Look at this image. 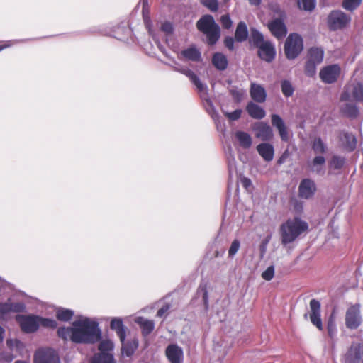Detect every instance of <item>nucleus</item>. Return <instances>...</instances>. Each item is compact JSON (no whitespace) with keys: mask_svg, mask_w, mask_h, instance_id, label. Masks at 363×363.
<instances>
[{"mask_svg":"<svg viewBox=\"0 0 363 363\" xmlns=\"http://www.w3.org/2000/svg\"><path fill=\"white\" fill-rule=\"evenodd\" d=\"M170 309V305L166 303L163 305L157 312V316L162 317L164 314H166L168 311Z\"/></svg>","mask_w":363,"mask_h":363,"instance_id":"6e6d98bb","label":"nucleus"},{"mask_svg":"<svg viewBox=\"0 0 363 363\" xmlns=\"http://www.w3.org/2000/svg\"><path fill=\"white\" fill-rule=\"evenodd\" d=\"M340 69L337 65H328L323 67L320 72V78L328 84H331L337 81L340 75Z\"/></svg>","mask_w":363,"mask_h":363,"instance_id":"9b49d317","label":"nucleus"},{"mask_svg":"<svg viewBox=\"0 0 363 363\" xmlns=\"http://www.w3.org/2000/svg\"><path fill=\"white\" fill-rule=\"evenodd\" d=\"M338 138L341 145L345 150L352 152L356 148L357 141L356 137L352 133L340 131Z\"/></svg>","mask_w":363,"mask_h":363,"instance_id":"f3484780","label":"nucleus"},{"mask_svg":"<svg viewBox=\"0 0 363 363\" xmlns=\"http://www.w3.org/2000/svg\"><path fill=\"white\" fill-rule=\"evenodd\" d=\"M200 3L211 11L216 12L218 9V0H199Z\"/></svg>","mask_w":363,"mask_h":363,"instance_id":"37998d69","label":"nucleus"},{"mask_svg":"<svg viewBox=\"0 0 363 363\" xmlns=\"http://www.w3.org/2000/svg\"><path fill=\"white\" fill-rule=\"evenodd\" d=\"M203 300L204 302V304L206 307H208V291L206 287H204L203 289Z\"/></svg>","mask_w":363,"mask_h":363,"instance_id":"052dcab7","label":"nucleus"},{"mask_svg":"<svg viewBox=\"0 0 363 363\" xmlns=\"http://www.w3.org/2000/svg\"><path fill=\"white\" fill-rule=\"evenodd\" d=\"M45 328H55L57 325L55 320L39 317V326Z\"/></svg>","mask_w":363,"mask_h":363,"instance_id":"a18cd8bd","label":"nucleus"},{"mask_svg":"<svg viewBox=\"0 0 363 363\" xmlns=\"http://www.w3.org/2000/svg\"><path fill=\"white\" fill-rule=\"evenodd\" d=\"M311 312L309 318L313 325L319 330H323V323L320 318V303L316 299H312L310 301Z\"/></svg>","mask_w":363,"mask_h":363,"instance_id":"f8f14e48","label":"nucleus"},{"mask_svg":"<svg viewBox=\"0 0 363 363\" xmlns=\"http://www.w3.org/2000/svg\"><path fill=\"white\" fill-rule=\"evenodd\" d=\"M113 356L108 352H99L93 357V363H112Z\"/></svg>","mask_w":363,"mask_h":363,"instance_id":"72a5a7b5","label":"nucleus"},{"mask_svg":"<svg viewBox=\"0 0 363 363\" xmlns=\"http://www.w3.org/2000/svg\"><path fill=\"white\" fill-rule=\"evenodd\" d=\"M342 112L346 116L351 118H354L359 114V109L355 104H346L345 106L342 108Z\"/></svg>","mask_w":363,"mask_h":363,"instance_id":"c9c22d12","label":"nucleus"},{"mask_svg":"<svg viewBox=\"0 0 363 363\" xmlns=\"http://www.w3.org/2000/svg\"><path fill=\"white\" fill-rule=\"evenodd\" d=\"M315 5V0H298V8L306 11H313Z\"/></svg>","mask_w":363,"mask_h":363,"instance_id":"4c0bfd02","label":"nucleus"},{"mask_svg":"<svg viewBox=\"0 0 363 363\" xmlns=\"http://www.w3.org/2000/svg\"><path fill=\"white\" fill-rule=\"evenodd\" d=\"M35 363H60V358L55 350L47 348L36 352L34 356Z\"/></svg>","mask_w":363,"mask_h":363,"instance_id":"9d476101","label":"nucleus"},{"mask_svg":"<svg viewBox=\"0 0 363 363\" xmlns=\"http://www.w3.org/2000/svg\"><path fill=\"white\" fill-rule=\"evenodd\" d=\"M303 49V38L298 33H291L284 44V52L288 60L296 58Z\"/></svg>","mask_w":363,"mask_h":363,"instance_id":"39448f33","label":"nucleus"},{"mask_svg":"<svg viewBox=\"0 0 363 363\" xmlns=\"http://www.w3.org/2000/svg\"><path fill=\"white\" fill-rule=\"evenodd\" d=\"M340 100L344 101H363V84L360 82H350L342 93Z\"/></svg>","mask_w":363,"mask_h":363,"instance_id":"0eeeda50","label":"nucleus"},{"mask_svg":"<svg viewBox=\"0 0 363 363\" xmlns=\"http://www.w3.org/2000/svg\"><path fill=\"white\" fill-rule=\"evenodd\" d=\"M325 163V159L322 155H318L315 157L312 161V164L313 167L317 165H323Z\"/></svg>","mask_w":363,"mask_h":363,"instance_id":"864d4df0","label":"nucleus"},{"mask_svg":"<svg viewBox=\"0 0 363 363\" xmlns=\"http://www.w3.org/2000/svg\"><path fill=\"white\" fill-rule=\"evenodd\" d=\"M351 21V17L340 10L332 11L328 16V26L330 30H342Z\"/></svg>","mask_w":363,"mask_h":363,"instance_id":"423d86ee","label":"nucleus"},{"mask_svg":"<svg viewBox=\"0 0 363 363\" xmlns=\"http://www.w3.org/2000/svg\"><path fill=\"white\" fill-rule=\"evenodd\" d=\"M324 51L320 48L312 47L307 52V60L320 65L323 60Z\"/></svg>","mask_w":363,"mask_h":363,"instance_id":"a878e982","label":"nucleus"},{"mask_svg":"<svg viewBox=\"0 0 363 363\" xmlns=\"http://www.w3.org/2000/svg\"><path fill=\"white\" fill-rule=\"evenodd\" d=\"M240 182L242 185V186L246 189H248L249 187L251 186L252 185V182H251V180L247 177H243L240 179Z\"/></svg>","mask_w":363,"mask_h":363,"instance_id":"bf43d9fd","label":"nucleus"},{"mask_svg":"<svg viewBox=\"0 0 363 363\" xmlns=\"http://www.w3.org/2000/svg\"><path fill=\"white\" fill-rule=\"evenodd\" d=\"M161 29L162 31L167 33H171L173 31V27L172 23L167 21L162 24Z\"/></svg>","mask_w":363,"mask_h":363,"instance_id":"4d7b16f0","label":"nucleus"},{"mask_svg":"<svg viewBox=\"0 0 363 363\" xmlns=\"http://www.w3.org/2000/svg\"><path fill=\"white\" fill-rule=\"evenodd\" d=\"M230 92L232 96L237 101H240L242 97V93L240 91L232 89Z\"/></svg>","mask_w":363,"mask_h":363,"instance_id":"13d9d810","label":"nucleus"},{"mask_svg":"<svg viewBox=\"0 0 363 363\" xmlns=\"http://www.w3.org/2000/svg\"><path fill=\"white\" fill-rule=\"evenodd\" d=\"M344 159L337 156H334L332 158V164L335 169H340L344 164Z\"/></svg>","mask_w":363,"mask_h":363,"instance_id":"3c124183","label":"nucleus"},{"mask_svg":"<svg viewBox=\"0 0 363 363\" xmlns=\"http://www.w3.org/2000/svg\"><path fill=\"white\" fill-rule=\"evenodd\" d=\"M246 111L249 116L255 119H262L265 117V111L259 105L250 101L246 106Z\"/></svg>","mask_w":363,"mask_h":363,"instance_id":"393cba45","label":"nucleus"},{"mask_svg":"<svg viewBox=\"0 0 363 363\" xmlns=\"http://www.w3.org/2000/svg\"><path fill=\"white\" fill-rule=\"evenodd\" d=\"M315 191V182L310 179H304L299 184L298 196L301 198L308 199L314 195Z\"/></svg>","mask_w":363,"mask_h":363,"instance_id":"2eb2a0df","label":"nucleus"},{"mask_svg":"<svg viewBox=\"0 0 363 363\" xmlns=\"http://www.w3.org/2000/svg\"><path fill=\"white\" fill-rule=\"evenodd\" d=\"M327 331H328V335L331 340V346H332V347H334L335 340V337L337 335V330L335 321L334 318H333L332 317H330L328 319V321L327 323Z\"/></svg>","mask_w":363,"mask_h":363,"instance_id":"2f4dec72","label":"nucleus"},{"mask_svg":"<svg viewBox=\"0 0 363 363\" xmlns=\"http://www.w3.org/2000/svg\"><path fill=\"white\" fill-rule=\"evenodd\" d=\"M135 322L139 325L142 330V334L145 337L150 335L155 328V323L153 320L139 317Z\"/></svg>","mask_w":363,"mask_h":363,"instance_id":"cd10ccee","label":"nucleus"},{"mask_svg":"<svg viewBox=\"0 0 363 363\" xmlns=\"http://www.w3.org/2000/svg\"><path fill=\"white\" fill-rule=\"evenodd\" d=\"M284 20V18H276L268 23L269 30L278 39L283 38L287 33V29Z\"/></svg>","mask_w":363,"mask_h":363,"instance_id":"ddd939ff","label":"nucleus"},{"mask_svg":"<svg viewBox=\"0 0 363 363\" xmlns=\"http://www.w3.org/2000/svg\"><path fill=\"white\" fill-rule=\"evenodd\" d=\"M240 246V241L237 239L234 240L228 250V256L233 257L238 251Z\"/></svg>","mask_w":363,"mask_h":363,"instance_id":"de8ad7c7","label":"nucleus"},{"mask_svg":"<svg viewBox=\"0 0 363 363\" xmlns=\"http://www.w3.org/2000/svg\"><path fill=\"white\" fill-rule=\"evenodd\" d=\"M236 138L239 141L240 146L244 148H249L252 145V138L250 135L243 131H238L235 133Z\"/></svg>","mask_w":363,"mask_h":363,"instance_id":"473e14b6","label":"nucleus"},{"mask_svg":"<svg viewBox=\"0 0 363 363\" xmlns=\"http://www.w3.org/2000/svg\"><path fill=\"white\" fill-rule=\"evenodd\" d=\"M110 328L111 330H115L117 335L118 336L121 342V351L123 354H125L127 357H130L138 347V342H125L126 330L123 323V320L121 318H113L111 321Z\"/></svg>","mask_w":363,"mask_h":363,"instance_id":"20e7f679","label":"nucleus"},{"mask_svg":"<svg viewBox=\"0 0 363 363\" xmlns=\"http://www.w3.org/2000/svg\"><path fill=\"white\" fill-rule=\"evenodd\" d=\"M242 114V110L241 109H236L233 112L228 113L226 112L225 113V116L231 121H236L239 119Z\"/></svg>","mask_w":363,"mask_h":363,"instance_id":"8fccbe9b","label":"nucleus"},{"mask_svg":"<svg viewBox=\"0 0 363 363\" xmlns=\"http://www.w3.org/2000/svg\"><path fill=\"white\" fill-rule=\"evenodd\" d=\"M4 329L0 326V342L3 340Z\"/></svg>","mask_w":363,"mask_h":363,"instance_id":"69168bd1","label":"nucleus"},{"mask_svg":"<svg viewBox=\"0 0 363 363\" xmlns=\"http://www.w3.org/2000/svg\"><path fill=\"white\" fill-rule=\"evenodd\" d=\"M72 342L79 344H94L101 339V331L97 322L84 318L72 323Z\"/></svg>","mask_w":363,"mask_h":363,"instance_id":"f257e3e1","label":"nucleus"},{"mask_svg":"<svg viewBox=\"0 0 363 363\" xmlns=\"http://www.w3.org/2000/svg\"><path fill=\"white\" fill-rule=\"evenodd\" d=\"M73 315V311L69 309L60 308L56 312V318L60 321H69Z\"/></svg>","mask_w":363,"mask_h":363,"instance_id":"e433bc0d","label":"nucleus"},{"mask_svg":"<svg viewBox=\"0 0 363 363\" xmlns=\"http://www.w3.org/2000/svg\"><path fill=\"white\" fill-rule=\"evenodd\" d=\"M182 59L191 60L193 62H199L201 60V52L194 46L183 50L180 53Z\"/></svg>","mask_w":363,"mask_h":363,"instance_id":"b1692460","label":"nucleus"},{"mask_svg":"<svg viewBox=\"0 0 363 363\" xmlns=\"http://www.w3.org/2000/svg\"><path fill=\"white\" fill-rule=\"evenodd\" d=\"M247 37L248 30L247 25L243 21L239 22L235 32V40L238 42H243L247 39Z\"/></svg>","mask_w":363,"mask_h":363,"instance_id":"c85d7f7f","label":"nucleus"},{"mask_svg":"<svg viewBox=\"0 0 363 363\" xmlns=\"http://www.w3.org/2000/svg\"><path fill=\"white\" fill-rule=\"evenodd\" d=\"M348 359L352 363H363V344L352 345L348 351Z\"/></svg>","mask_w":363,"mask_h":363,"instance_id":"412c9836","label":"nucleus"},{"mask_svg":"<svg viewBox=\"0 0 363 363\" xmlns=\"http://www.w3.org/2000/svg\"><path fill=\"white\" fill-rule=\"evenodd\" d=\"M185 76H186L190 81L196 86L199 92H206V86L201 82L198 76L191 69H188L185 71Z\"/></svg>","mask_w":363,"mask_h":363,"instance_id":"c756f323","label":"nucleus"},{"mask_svg":"<svg viewBox=\"0 0 363 363\" xmlns=\"http://www.w3.org/2000/svg\"><path fill=\"white\" fill-rule=\"evenodd\" d=\"M361 305L355 303L349 307L345 313V325L348 329H357L362 323Z\"/></svg>","mask_w":363,"mask_h":363,"instance_id":"6e6552de","label":"nucleus"},{"mask_svg":"<svg viewBox=\"0 0 363 363\" xmlns=\"http://www.w3.org/2000/svg\"><path fill=\"white\" fill-rule=\"evenodd\" d=\"M98 349L101 352H108L113 349V343L108 340H103L99 343Z\"/></svg>","mask_w":363,"mask_h":363,"instance_id":"c03bdc74","label":"nucleus"},{"mask_svg":"<svg viewBox=\"0 0 363 363\" xmlns=\"http://www.w3.org/2000/svg\"><path fill=\"white\" fill-rule=\"evenodd\" d=\"M251 5L259 6L260 5L262 0H248Z\"/></svg>","mask_w":363,"mask_h":363,"instance_id":"e2e57ef3","label":"nucleus"},{"mask_svg":"<svg viewBox=\"0 0 363 363\" xmlns=\"http://www.w3.org/2000/svg\"><path fill=\"white\" fill-rule=\"evenodd\" d=\"M271 121L272 125L277 129L281 140L288 142L289 140V131L283 119L277 114H272Z\"/></svg>","mask_w":363,"mask_h":363,"instance_id":"6ab92c4d","label":"nucleus"},{"mask_svg":"<svg viewBox=\"0 0 363 363\" xmlns=\"http://www.w3.org/2000/svg\"><path fill=\"white\" fill-rule=\"evenodd\" d=\"M197 29L206 35L208 45H214L220 37V29L211 15H203L196 22Z\"/></svg>","mask_w":363,"mask_h":363,"instance_id":"7ed1b4c3","label":"nucleus"},{"mask_svg":"<svg viewBox=\"0 0 363 363\" xmlns=\"http://www.w3.org/2000/svg\"><path fill=\"white\" fill-rule=\"evenodd\" d=\"M212 64L217 69L223 71L228 67V61L225 55L221 52H216L212 57Z\"/></svg>","mask_w":363,"mask_h":363,"instance_id":"bb28decb","label":"nucleus"},{"mask_svg":"<svg viewBox=\"0 0 363 363\" xmlns=\"http://www.w3.org/2000/svg\"><path fill=\"white\" fill-rule=\"evenodd\" d=\"M257 150L260 156L267 162L273 160L274 150L272 145L263 143L257 146Z\"/></svg>","mask_w":363,"mask_h":363,"instance_id":"5701e85b","label":"nucleus"},{"mask_svg":"<svg viewBox=\"0 0 363 363\" xmlns=\"http://www.w3.org/2000/svg\"><path fill=\"white\" fill-rule=\"evenodd\" d=\"M25 309V305L23 303H0V314L6 315L11 312L20 313Z\"/></svg>","mask_w":363,"mask_h":363,"instance_id":"4be33fe9","label":"nucleus"},{"mask_svg":"<svg viewBox=\"0 0 363 363\" xmlns=\"http://www.w3.org/2000/svg\"><path fill=\"white\" fill-rule=\"evenodd\" d=\"M250 94L252 100L257 103H264L267 99L265 89L258 84L251 83Z\"/></svg>","mask_w":363,"mask_h":363,"instance_id":"aec40b11","label":"nucleus"},{"mask_svg":"<svg viewBox=\"0 0 363 363\" xmlns=\"http://www.w3.org/2000/svg\"><path fill=\"white\" fill-rule=\"evenodd\" d=\"M274 276V266L271 265L267 268L266 270H264L262 273V277L263 279L266 281H270L273 279Z\"/></svg>","mask_w":363,"mask_h":363,"instance_id":"49530a36","label":"nucleus"},{"mask_svg":"<svg viewBox=\"0 0 363 363\" xmlns=\"http://www.w3.org/2000/svg\"><path fill=\"white\" fill-rule=\"evenodd\" d=\"M265 247H266V245L262 243V245H260V250H261L262 253L264 252Z\"/></svg>","mask_w":363,"mask_h":363,"instance_id":"774afa93","label":"nucleus"},{"mask_svg":"<svg viewBox=\"0 0 363 363\" xmlns=\"http://www.w3.org/2000/svg\"><path fill=\"white\" fill-rule=\"evenodd\" d=\"M165 354L170 363H183V350L176 344L169 345L165 350Z\"/></svg>","mask_w":363,"mask_h":363,"instance_id":"4468645a","label":"nucleus"},{"mask_svg":"<svg viewBox=\"0 0 363 363\" xmlns=\"http://www.w3.org/2000/svg\"><path fill=\"white\" fill-rule=\"evenodd\" d=\"M9 46V44L0 41V52Z\"/></svg>","mask_w":363,"mask_h":363,"instance_id":"0e129e2a","label":"nucleus"},{"mask_svg":"<svg viewBox=\"0 0 363 363\" xmlns=\"http://www.w3.org/2000/svg\"><path fill=\"white\" fill-rule=\"evenodd\" d=\"M288 157V153H287V151H286L285 152L283 153V155L279 158V160H277V163L279 164H282L286 158Z\"/></svg>","mask_w":363,"mask_h":363,"instance_id":"680f3d73","label":"nucleus"},{"mask_svg":"<svg viewBox=\"0 0 363 363\" xmlns=\"http://www.w3.org/2000/svg\"><path fill=\"white\" fill-rule=\"evenodd\" d=\"M317 65H318L317 64H315L313 62L306 60V65H305V69H304L306 75H307L308 77H310L315 76L316 74V66Z\"/></svg>","mask_w":363,"mask_h":363,"instance_id":"79ce46f5","label":"nucleus"},{"mask_svg":"<svg viewBox=\"0 0 363 363\" xmlns=\"http://www.w3.org/2000/svg\"><path fill=\"white\" fill-rule=\"evenodd\" d=\"M272 11L278 15L277 18H285L286 14L285 12L281 9V8L278 5L272 6L271 8Z\"/></svg>","mask_w":363,"mask_h":363,"instance_id":"603ef678","label":"nucleus"},{"mask_svg":"<svg viewBox=\"0 0 363 363\" xmlns=\"http://www.w3.org/2000/svg\"><path fill=\"white\" fill-rule=\"evenodd\" d=\"M220 23L223 28L225 29H230L232 26V21L228 14L223 15L220 17Z\"/></svg>","mask_w":363,"mask_h":363,"instance_id":"09e8293b","label":"nucleus"},{"mask_svg":"<svg viewBox=\"0 0 363 363\" xmlns=\"http://www.w3.org/2000/svg\"><path fill=\"white\" fill-rule=\"evenodd\" d=\"M16 320L20 324L21 330L25 333H34L39 328V316L17 315Z\"/></svg>","mask_w":363,"mask_h":363,"instance_id":"1a4fd4ad","label":"nucleus"},{"mask_svg":"<svg viewBox=\"0 0 363 363\" xmlns=\"http://www.w3.org/2000/svg\"><path fill=\"white\" fill-rule=\"evenodd\" d=\"M362 0H343L342 6L347 11H353L361 4Z\"/></svg>","mask_w":363,"mask_h":363,"instance_id":"a19ab883","label":"nucleus"},{"mask_svg":"<svg viewBox=\"0 0 363 363\" xmlns=\"http://www.w3.org/2000/svg\"><path fill=\"white\" fill-rule=\"evenodd\" d=\"M250 42L253 44L256 48H259L260 45L266 42L264 39L263 35L255 28L250 29Z\"/></svg>","mask_w":363,"mask_h":363,"instance_id":"7c9ffc66","label":"nucleus"},{"mask_svg":"<svg viewBox=\"0 0 363 363\" xmlns=\"http://www.w3.org/2000/svg\"><path fill=\"white\" fill-rule=\"evenodd\" d=\"M282 94L286 97H290L294 92V88L289 80H283L281 83Z\"/></svg>","mask_w":363,"mask_h":363,"instance_id":"ea45409f","label":"nucleus"},{"mask_svg":"<svg viewBox=\"0 0 363 363\" xmlns=\"http://www.w3.org/2000/svg\"><path fill=\"white\" fill-rule=\"evenodd\" d=\"M57 335L64 340H70L72 341V336L73 335L72 327H60L57 329Z\"/></svg>","mask_w":363,"mask_h":363,"instance_id":"58836bf2","label":"nucleus"},{"mask_svg":"<svg viewBox=\"0 0 363 363\" xmlns=\"http://www.w3.org/2000/svg\"><path fill=\"white\" fill-rule=\"evenodd\" d=\"M254 130L257 138L263 141L270 140L273 138V130L272 128L264 122H259L255 125Z\"/></svg>","mask_w":363,"mask_h":363,"instance_id":"a211bd4d","label":"nucleus"},{"mask_svg":"<svg viewBox=\"0 0 363 363\" xmlns=\"http://www.w3.org/2000/svg\"><path fill=\"white\" fill-rule=\"evenodd\" d=\"M224 45L229 50H234V39L228 36L224 39Z\"/></svg>","mask_w":363,"mask_h":363,"instance_id":"5fc2aeb1","label":"nucleus"},{"mask_svg":"<svg viewBox=\"0 0 363 363\" xmlns=\"http://www.w3.org/2000/svg\"><path fill=\"white\" fill-rule=\"evenodd\" d=\"M308 224L299 217L287 219L279 228L281 244L286 245L294 242L303 233L308 231Z\"/></svg>","mask_w":363,"mask_h":363,"instance_id":"f03ea898","label":"nucleus"},{"mask_svg":"<svg viewBox=\"0 0 363 363\" xmlns=\"http://www.w3.org/2000/svg\"><path fill=\"white\" fill-rule=\"evenodd\" d=\"M269 239H270V236H268L263 242H262V244L265 245L267 246V245L268 244L269 241Z\"/></svg>","mask_w":363,"mask_h":363,"instance_id":"338daca9","label":"nucleus"},{"mask_svg":"<svg viewBox=\"0 0 363 363\" xmlns=\"http://www.w3.org/2000/svg\"><path fill=\"white\" fill-rule=\"evenodd\" d=\"M311 148L315 154H324L327 151V146L320 138H315L313 140Z\"/></svg>","mask_w":363,"mask_h":363,"instance_id":"f704fd0d","label":"nucleus"},{"mask_svg":"<svg viewBox=\"0 0 363 363\" xmlns=\"http://www.w3.org/2000/svg\"><path fill=\"white\" fill-rule=\"evenodd\" d=\"M257 48V55L262 60L271 62L275 58V48L270 41L266 40L264 44Z\"/></svg>","mask_w":363,"mask_h":363,"instance_id":"dca6fc26","label":"nucleus"}]
</instances>
